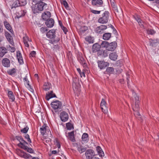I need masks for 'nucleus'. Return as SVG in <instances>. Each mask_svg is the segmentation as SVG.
<instances>
[{"instance_id": "1", "label": "nucleus", "mask_w": 159, "mask_h": 159, "mask_svg": "<svg viewBox=\"0 0 159 159\" xmlns=\"http://www.w3.org/2000/svg\"><path fill=\"white\" fill-rule=\"evenodd\" d=\"M52 107L55 112L60 111L62 107L61 102L56 100L53 101L51 103Z\"/></svg>"}, {"instance_id": "2", "label": "nucleus", "mask_w": 159, "mask_h": 159, "mask_svg": "<svg viewBox=\"0 0 159 159\" xmlns=\"http://www.w3.org/2000/svg\"><path fill=\"white\" fill-rule=\"evenodd\" d=\"M109 13L108 11H105L102 14V17H100L98 20V22L101 24H106L108 21L109 18Z\"/></svg>"}, {"instance_id": "3", "label": "nucleus", "mask_w": 159, "mask_h": 159, "mask_svg": "<svg viewBox=\"0 0 159 159\" xmlns=\"http://www.w3.org/2000/svg\"><path fill=\"white\" fill-rule=\"evenodd\" d=\"M17 154L20 157L25 159H30L32 157L30 154L25 152L20 149H19L17 151Z\"/></svg>"}, {"instance_id": "4", "label": "nucleus", "mask_w": 159, "mask_h": 159, "mask_svg": "<svg viewBox=\"0 0 159 159\" xmlns=\"http://www.w3.org/2000/svg\"><path fill=\"white\" fill-rule=\"evenodd\" d=\"M15 139H16L20 142V143L18 144L17 146L20 148L24 145L28 144V143L23 139L22 137L21 136H16L14 140Z\"/></svg>"}, {"instance_id": "5", "label": "nucleus", "mask_w": 159, "mask_h": 159, "mask_svg": "<svg viewBox=\"0 0 159 159\" xmlns=\"http://www.w3.org/2000/svg\"><path fill=\"white\" fill-rule=\"evenodd\" d=\"M98 66L100 69H105L107 67L109 66V64L107 62H105L104 60L98 61Z\"/></svg>"}, {"instance_id": "6", "label": "nucleus", "mask_w": 159, "mask_h": 159, "mask_svg": "<svg viewBox=\"0 0 159 159\" xmlns=\"http://www.w3.org/2000/svg\"><path fill=\"white\" fill-rule=\"evenodd\" d=\"M107 28V26L105 25H101L97 27L95 30V32L97 34H101L104 32V30Z\"/></svg>"}, {"instance_id": "7", "label": "nucleus", "mask_w": 159, "mask_h": 159, "mask_svg": "<svg viewBox=\"0 0 159 159\" xmlns=\"http://www.w3.org/2000/svg\"><path fill=\"white\" fill-rule=\"evenodd\" d=\"M85 155L86 159H92L95 155L94 152L92 149H88L86 151Z\"/></svg>"}, {"instance_id": "8", "label": "nucleus", "mask_w": 159, "mask_h": 159, "mask_svg": "<svg viewBox=\"0 0 159 159\" xmlns=\"http://www.w3.org/2000/svg\"><path fill=\"white\" fill-rule=\"evenodd\" d=\"M5 36L7 39V40L9 42L12 46H14V43L12 37L7 31H5Z\"/></svg>"}, {"instance_id": "9", "label": "nucleus", "mask_w": 159, "mask_h": 159, "mask_svg": "<svg viewBox=\"0 0 159 159\" xmlns=\"http://www.w3.org/2000/svg\"><path fill=\"white\" fill-rule=\"evenodd\" d=\"M60 116L61 120L64 122L67 121L69 118L68 114L65 111H63L61 112Z\"/></svg>"}, {"instance_id": "10", "label": "nucleus", "mask_w": 159, "mask_h": 159, "mask_svg": "<svg viewBox=\"0 0 159 159\" xmlns=\"http://www.w3.org/2000/svg\"><path fill=\"white\" fill-rule=\"evenodd\" d=\"M107 103L106 101L103 98L101 103L100 106L101 109L104 113L108 112V108L107 107Z\"/></svg>"}, {"instance_id": "11", "label": "nucleus", "mask_w": 159, "mask_h": 159, "mask_svg": "<svg viewBox=\"0 0 159 159\" xmlns=\"http://www.w3.org/2000/svg\"><path fill=\"white\" fill-rule=\"evenodd\" d=\"M3 24L6 28L11 33L13 34L14 32L13 31L12 27L11 25L9 22L6 20L3 21Z\"/></svg>"}, {"instance_id": "12", "label": "nucleus", "mask_w": 159, "mask_h": 159, "mask_svg": "<svg viewBox=\"0 0 159 159\" xmlns=\"http://www.w3.org/2000/svg\"><path fill=\"white\" fill-rule=\"evenodd\" d=\"M46 36L48 38L50 39L55 38L56 37L55 30L54 29L50 30L47 33Z\"/></svg>"}, {"instance_id": "13", "label": "nucleus", "mask_w": 159, "mask_h": 159, "mask_svg": "<svg viewBox=\"0 0 159 159\" xmlns=\"http://www.w3.org/2000/svg\"><path fill=\"white\" fill-rule=\"evenodd\" d=\"M116 46L117 43L116 42H113L109 43L107 50L108 51H113L116 49Z\"/></svg>"}, {"instance_id": "14", "label": "nucleus", "mask_w": 159, "mask_h": 159, "mask_svg": "<svg viewBox=\"0 0 159 159\" xmlns=\"http://www.w3.org/2000/svg\"><path fill=\"white\" fill-rule=\"evenodd\" d=\"M78 60L83 66L84 67H86L87 66V64L86 61L83 57L79 56L78 57Z\"/></svg>"}, {"instance_id": "15", "label": "nucleus", "mask_w": 159, "mask_h": 159, "mask_svg": "<svg viewBox=\"0 0 159 159\" xmlns=\"http://www.w3.org/2000/svg\"><path fill=\"white\" fill-rule=\"evenodd\" d=\"M50 17L51 13L48 11H47L44 12L42 15V19L46 21H47V20L49 19Z\"/></svg>"}, {"instance_id": "16", "label": "nucleus", "mask_w": 159, "mask_h": 159, "mask_svg": "<svg viewBox=\"0 0 159 159\" xmlns=\"http://www.w3.org/2000/svg\"><path fill=\"white\" fill-rule=\"evenodd\" d=\"M16 57L20 64H23L24 63L23 59L22 56V55L20 51H18L17 52Z\"/></svg>"}, {"instance_id": "17", "label": "nucleus", "mask_w": 159, "mask_h": 159, "mask_svg": "<svg viewBox=\"0 0 159 159\" xmlns=\"http://www.w3.org/2000/svg\"><path fill=\"white\" fill-rule=\"evenodd\" d=\"M35 4L38 6V8L40 9L42 11L43 10V7L45 5H47V4L43 2V1L39 2H34Z\"/></svg>"}, {"instance_id": "18", "label": "nucleus", "mask_w": 159, "mask_h": 159, "mask_svg": "<svg viewBox=\"0 0 159 159\" xmlns=\"http://www.w3.org/2000/svg\"><path fill=\"white\" fill-rule=\"evenodd\" d=\"M54 21L53 19L51 18L45 22V24L48 27L51 28L53 27L54 25Z\"/></svg>"}, {"instance_id": "19", "label": "nucleus", "mask_w": 159, "mask_h": 159, "mask_svg": "<svg viewBox=\"0 0 159 159\" xmlns=\"http://www.w3.org/2000/svg\"><path fill=\"white\" fill-rule=\"evenodd\" d=\"M2 65L5 67H9L10 66V62L9 60L7 58H5L2 59Z\"/></svg>"}, {"instance_id": "20", "label": "nucleus", "mask_w": 159, "mask_h": 159, "mask_svg": "<svg viewBox=\"0 0 159 159\" xmlns=\"http://www.w3.org/2000/svg\"><path fill=\"white\" fill-rule=\"evenodd\" d=\"M32 9L34 14L37 15L41 12L42 11L38 8V6L35 4L32 6Z\"/></svg>"}, {"instance_id": "21", "label": "nucleus", "mask_w": 159, "mask_h": 159, "mask_svg": "<svg viewBox=\"0 0 159 159\" xmlns=\"http://www.w3.org/2000/svg\"><path fill=\"white\" fill-rule=\"evenodd\" d=\"M101 45L98 43L94 44L93 46L92 50L93 52H96L99 51L101 48Z\"/></svg>"}, {"instance_id": "22", "label": "nucleus", "mask_w": 159, "mask_h": 159, "mask_svg": "<svg viewBox=\"0 0 159 159\" xmlns=\"http://www.w3.org/2000/svg\"><path fill=\"white\" fill-rule=\"evenodd\" d=\"M56 97V95L53 93L52 91L48 92V94H47L46 98L47 100H49L50 99L54 98Z\"/></svg>"}, {"instance_id": "23", "label": "nucleus", "mask_w": 159, "mask_h": 159, "mask_svg": "<svg viewBox=\"0 0 159 159\" xmlns=\"http://www.w3.org/2000/svg\"><path fill=\"white\" fill-rule=\"evenodd\" d=\"M23 39L25 46L29 48V45L28 43V42H31V40L27 36L24 37L23 38Z\"/></svg>"}, {"instance_id": "24", "label": "nucleus", "mask_w": 159, "mask_h": 159, "mask_svg": "<svg viewBox=\"0 0 159 159\" xmlns=\"http://www.w3.org/2000/svg\"><path fill=\"white\" fill-rule=\"evenodd\" d=\"M92 3L93 6H99L103 4L102 0H92Z\"/></svg>"}, {"instance_id": "25", "label": "nucleus", "mask_w": 159, "mask_h": 159, "mask_svg": "<svg viewBox=\"0 0 159 159\" xmlns=\"http://www.w3.org/2000/svg\"><path fill=\"white\" fill-rule=\"evenodd\" d=\"M7 92L8 96L9 99H11L12 102L14 101L15 99V96L12 92L9 90H7Z\"/></svg>"}, {"instance_id": "26", "label": "nucleus", "mask_w": 159, "mask_h": 159, "mask_svg": "<svg viewBox=\"0 0 159 159\" xmlns=\"http://www.w3.org/2000/svg\"><path fill=\"white\" fill-rule=\"evenodd\" d=\"M117 57L118 55L115 52H112L109 54L110 58L113 61H116L117 59Z\"/></svg>"}, {"instance_id": "27", "label": "nucleus", "mask_w": 159, "mask_h": 159, "mask_svg": "<svg viewBox=\"0 0 159 159\" xmlns=\"http://www.w3.org/2000/svg\"><path fill=\"white\" fill-rule=\"evenodd\" d=\"M96 150L98 154L100 157H102L104 156V153L100 146H98L96 147Z\"/></svg>"}, {"instance_id": "28", "label": "nucleus", "mask_w": 159, "mask_h": 159, "mask_svg": "<svg viewBox=\"0 0 159 159\" xmlns=\"http://www.w3.org/2000/svg\"><path fill=\"white\" fill-rule=\"evenodd\" d=\"M74 130L72 131L71 132L68 133L69 138L70 141L72 142L75 141V140L74 136Z\"/></svg>"}, {"instance_id": "29", "label": "nucleus", "mask_w": 159, "mask_h": 159, "mask_svg": "<svg viewBox=\"0 0 159 159\" xmlns=\"http://www.w3.org/2000/svg\"><path fill=\"white\" fill-rule=\"evenodd\" d=\"M134 114L135 116L141 122H143V118L140 114L139 112H134Z\"/></svg>"}, {"instance_id": "30", "label": "nucleus", "mask_w": 159, "mask_h": 159, "mask_svg": "<svg viewBox=\"0 0 159 159\" xmlns=\"http://www.w3.org/2000/svg\"><path fill=\"white\" fill-rule=\"evenodd\" d=\"M21 148L26 151L27 152L31 153H33L34 152V151L32 148L28 147L26 145H25L23 146H22V147H21Z\"/></svg>"}, {"instance_id": "31", "label": "nucleus", "mask_w": 159, "mask_h": 159, "mask_svg": "<svg viewBox=\"0 0 159 159\" xmlns=\"http://www.w3.org/2000/svg\"><path fill=\"white\" fill-rule=\"evenodd\" d=\"M82 139L83 141L85 142H87L89 140V136L88 134L86 133H84L82 136Z\"/></svg>"}, {"instance_id": "32", "label": "nucleus", "mask_w": 159, "mask_h": 159, "mask_svg": "<svg viewBox=\"0 0 159 159\" xmlns=\"http://www.w3.org/2000/svg\"><path fill=\"white\" fill-rule=\"evenodd\" d=\"M87 30V27L85 26H81L79 29V33L80 34L82 35Z\"/></svg>"}, {"instance_id": "33", "label": "nucleus", "mask_w": 159, "mask_h": 159, "mask_svg": "<svg viewBox=\"0 0 159 159\" xmlns=\"http://www.w3.org/2000/svg\"><path fill=\"white\" fill-rule=\"evenodd\" d=\"M111 36V33H107L104 34L103 36V39L105 40H109Z\"/></svg>"}, {"instance_id": "34", "label": "nucleus", "mask_w": 159, "mask_h": 159, "mask_svg": "<svg viewBox=\"0 0 159 159\" xmlns=\"http://www.w3.org/2000/svg\"><path fill=\"white\" fill-rule=\"evenodd\" d=\"M47 127L46 124H44L42 127L40 128L41 133L43 135H44L46 132Z\"/></svg>"}, {"instance_id": "35", "label": "nucleus", "mask_w": 159, "mask_h": 159, "mask_svg": "<svg viewBox=\"0 0 159 159\" xmlns=\"http://www.w3.org/2000/svg\"><path fill=\"white\" fill-rule=\"evenodd\" d=\"M139 103H135V105L133 107V110L134 111V112H139Z\"/></svg>"}, {"instance_id": "36", "label": "nucleus", "mask_w": 159, "mask_h": 159, "mask_svg": "<svg viewBox=\"0 0 159 159\" xmlns=\"http://www.w3.org/2000/svg\"><path fill=\"white\" fill-rule=\"evenodd\" d=\"M51 87V84L48 83H45L43 85V89L45 91H47Z\"/></svg>"}, {"instance_id": "37", "label": "nucleus", "mask_w": 159, "mask_h": 159, "mask_svg": "<svg viewBox=\"0 0 159 159\" xmlns=\"http://www.w3.org/2000/svg\"><path fill=\"white\" fill-rule=\"evenodd\" d=\"M114 71V69L112 67H107V68L106 72L108 74H112Z\"/></svg>"}, {"instance_id": "38", "label": "nucleus", "mask_w": 159, "mask_h": 159, "mask_svg": "<svg viewBox=\"0 0 159 159\" xmlns=\"http://www.w3.org/2000/svg\"><path fill=\"white\" fill-rule=\"evenodd\" d=\"M85 40L88 42L89 43H93L94 42L91 36H88L85 38Z\"/></svg>"}, {"instance_id": "39", "label": "nucleus", "mask_w": 159, "mask_h": 159, "mask_svg": "<svg viewBox=\"0 0 159 159\" xmlns=\"http://www.w3.org/2000/svg\"><path fill=\"white\" fill-rule=\"evenodd\" d=\"M109 43L106 41H103L102 42L100 45L102 48H105L106 49H107V47L109 45Z\"/></svg>"}, {"instance_id": "40", "label": "nucleus", "mask_w": 159, "mask_h": 159, "mask_svg": "<svg viewBox=\"0 0 159 159\" xmlns=\"http://www.w3.org/2000/svg\"><path fill=\"white\" fill-rule=\"evenodd\" d=\"M16 70L15 68H13L10 69L7 71V73L10 75H14L16 73Z\"/></svg>"}, {"instance_id": "41", "label": "nucleus", "mask_w": 159, "mask_h": 159, "mask_svg": "<svg viewBox=\"0 0 159 159\" xmlns=\"http://www.w3.org/2000/svg\"><path fill=\"white\" fill-rule=\"evenodd\" d=\"M66 126L68 130H70L74 129L73 125L70 122H68L66 124Z\"/></svg>"}, {"instance_id": "42", "label": "nucleus", "mask_w": 159, "mask_h": 159, "mask_svg": "<svg viewBox=\"0 0 159 159\" xmlns=\"http://www.w3.org/2000/svg\"><path fill=\"white\" fill-rule=\"evenodd\" d=\"M108 50L107 49L104 50H103L102 52V57H107L109 54Z\"/></svg>"}, {"instance_id": "43", "label": "nucleus", "mask_w": 159, "mask_h": 159, "mask_svg": "<svg viewBox=\"0 0 159 159\" xmlns=\"http://www.w3.org/2000/svg\"><path fill=\"white\" fill-rule=\"evenodd\" d=\"M26 10H21L19 13L18 14L20 16H18V18L20 17L21 16H24L26 13Z\"/></svg>"}, {"instance_id": "44", "label": "nucleus", "mask_w": 159, "mask_h": 159, "mask_svg": "<svg viewBox=\"0 0 159 159\" xmlns=\"http://www.w3.org/2000/svg\"><path fill=\"white\" fill-rule=\"evenodd\" d=\"M19 6H20L19 4V2L18 0L15 1L14 2L12 5V8H16Z\"/></svg>"}, {"instance_id": "45", "label": "nucleus", "mask_w": 159, "mask_h": 159, "mask_svg": "<svg viewBox=\"0 0 159 159\" xmlns=\"http://www.w3.org/2000/svg\"><path fill=\"white\" fill-rule=\"evenodd\" d=\"M111 6L113 8V10L115 11H116L117 12H118V11L117 9V7L116 6V5L115 3L114 2H111Z\"/></svg>"}, {"instance_id": "46", "label": "nucleus", "mask_w": 159, "mask_h": 159, "mask_svg": "<svg viewBox=\"0 0 159 159\" xmlns=\"http://www.w3.org/2000/svg\"><path fill=\"white\" fill-rule=\"evenodd\" d=\"M134 17L139 24L142 23L143 21L138 15H136L134 16Z\"/></svg>"}, {"instance_id": "47", "label": "nucleus", "mask_w": 159, "mask_h": 159, "mask_svg": "<svg viewBox=\"0 0 159 159\" xmlns=\"http://www.w3.org/2000/svg\"><path fill=\"white\" fill-rule=\"evenodd\" d=\"M155 33V31L152 29H148L147 30V33L148 34L153 35Z\"/></svg>"}, {"instance_id": "48", "label": "nucleus", "mask_w": 159, "mask_h": 159, "mask_svg": "<svg viewBox=\"0 0 159 159\" xmlns=\"http://www.w3.org/2000/svg\"><path fill=\"white\" fill-rule=\"evenodd\" d=\"M18 1L20 6H24L26 4V0H19Z\"/></svg>"}, {"instance_id": "49", "label": "nucleus", "mask_w": 159, "mask_h": 159, "mask_svg": "<svg viewBox=\"0 0 159 159\" xmlns=\"http://www.w3.org/2000/svg\"><path fill=\"white\" fill-rule=\"evenodd\" d=\"M62 3L64 5L65 8L66 9L68 8V4L66 0H62Z\"/></svg>"}, {"instance_id": "50", "label": "nucleus", "mask_w": 159, "mask_h": 159, "mask_svg": "<svg viewBox=\"0 0 159 159\" xmlns=\"http://www.w3.org/2000/svg\"><path fill=\"white\" fill-rule=\"evenodd\" d=\"M29 129V128L27 126L24 128L23 129L20 130V132L23 133H26Z\"/></svg>"}, {"instance_id": "51", "label": "nucleus", "mask_w": 159, "mask_h": 159, "mask_svg": "<svg viewBox=\"0 0 159 159\" xmlns=\"http://www.w3.org/2000/svg\"><path fill=\"white\" fill-rule=\"evenodd\" d=\"M60 40V39L58 38L56 40H54V39H52L51 40H49V43L53 44L54 43H56L59 41Z\"/></svg>"}, {"instance_id": "52", "label": "nucleus", "mask_w": 159, "mask_h": 159, "mask_svg": "<svg viewBox=\"0 0 159 159\" xmlns=\"http://www.w3.org/2000/svg\"><path fill=\"white\" fill-rule=\"evenodd\" d=\"M48 30L47 27H42L40 29V31L42 33H44Z\"/></svg>"}, {"instance_id": "53", "label": "nucleus", "mask_w": 159, "mask_h": 159, "mask_svg": "<svg viewBox=\"0 0 159 159\" xmlns=\"http://www.w3.org/2000/svg\"><path fill=\"white\" fill-rule=\"evenodd\" d=\"M24 82H25V83L27 84V85L29 86V87H30V88H31V86L29 84V81L28 80V79H27V76H26L25 78L24 79Z\"/></svg>"}, {"instance_id": "54", "label": "nucleus", "mask_w": 159, "mask_h": 159, "mask_svg": "<svg viewBox=\"0 0 159 159\" xmlns=\"http://www.w3.org/2000/svg\"><path fill=\"white\" fill-rule=\"evenodd\" d=\"M25 139H27V141L29 143H31V141L30 138V136L29 134H26L25 136Z\"/></svg>"}, {"instance_id": "55", "label": "nucleus", "mask_w": 159, "mask_h": 159, "mask_svg": "<svg viewBox=\"0 0 159 159\" xmlns=\"http://www.w3.org/2000/svg\"><path fill=\"white\" fill-rule=\"evenodd\" d=\"M126 76H127V77H126L127 82L128 86L129 87V83L130 82V77L129 75L128 74H126Z\"/></svg>"}, {"instance_id": "56", "label": "nucleus", "mask_w": 159, "mask_h": 159, "mask_svg": "<svg viewBox=\"0 0 159 159\" xmlns=\"http://www.w3.org/2000/svg\"><path fill=\"white\" fill-rule=\"evenodd\" d=\"M149 43L150 45L152 46H153L156 43V42L154 40L152 39H149Z\"/></svg>"}, {"instance_id": "57", "label": "nucleus", "mask_w": 159, "mask_h": 159, "mask_svg": "<svg viewBox=\"0 0 159 159\" xmlns=\"http://www.w3.org/2000/svg\"><path fill=\"white\" fill-rule=\"evenodd\" d=\"M76 80V79H74L73 81V82L72 84L73 87H74L75 88H76L77 85Z\"/></svg>"}, {"instance_id": "58", "label": "nucleus", "mask_w": 159, "mask_h": 159, "mask_svg": "<svg viewBox=\"0 0 159 159\" xmlns=\"http://www.w3.org/2000/svg\"><path fill=\"white\" fill-rule=\"evenodd\" d=\"M103 49H100L98 51L97 53L98 56H100L102 57V54Z\"/></svg>"}, {"instance_id": "59", "label": "nucleus", "mask_w": 159, "mask_h": 159, "mask_svg": "<svg viewBox=\"0 0 159 159\" xmlns=\"http://www.w3.org/2000/svg\"><path fill=\"white\" fill-rule=\"evenodd\" d=\"M86 148H79L78 149V150L80 152V153H82V152H85L86 151Z\"/></svg>"}, {"instance_id": "60", "label": "nucleus", "mask_w": 159, "mask_h": 159, "mask_svg": "<svg viewBox=\"0 0 159 159\" xmlns=\"http://www.w3.org/2000/svg\"><path fill=\"white\" fill-rule=\"evenodd\" d=\"M36 52L34 51H31L30 54V57H34L35 56Z\"/></svg>"}, {"instance_id": "61", "label": "nucleus", "mask_w": 159, "mask_h": 159, "mask_svg": "<svg viewBox=\"0 0 159 159\" xmlns=\"http://www.w3.org/2000/svg\"><path fill=\"white\" fill-rule=\"evenodd\" d=\"M61 29L63 30V31L64 32V33L66 34L67 32L68 31V30L66 28L64 27V26H62V27H61Z\"/></svg>"}, {"instance_id": "62", "label": "nucleus", "mask_w": 159, "mask_h": 159, "mask_svg": "<svg viewBox=\"0 0 159 159\" xmlns=\"http://www.w3.org/2000/svg\"><path fill=\"white\" fill-rule=\"evenodd\" d=\"M91 12L94 14H99L100 12V11H98L94 10H92L91 11Z\"/></svg>"}, {"instance_id": "63", "label": "nucleus", "mask_w": 159, "mask_h": 159, "mask_svg": "<svg viewBox=\"0 0 159 159\" xmlns=\"http://www.w3.org/2000/svg\"><path fill=\"white\" fill-rule=\"evenodd\" d=\"M56 145L57 147L59 148L61 147V145L59 142L58 140H56Z\"/></svg>"}, {"instance_id": "64", "label": "nucleus", "mask_w": 159, "mask_h": 159, "mask_svg": "<svg viewBox=\"0 0 159 159\" xmlns=\"http://www.w3.org/2000/svg\"><path fill=\"white\" fill-rule=\"evenodd\" d=\"M9 50L11 52H14L15 51L16 48L15 47H11Z\"/></svg>"}]
</instances>
